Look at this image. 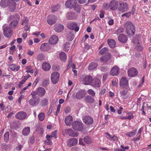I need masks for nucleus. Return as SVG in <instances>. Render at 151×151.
<instances>
[{"label": "nucleus", "instance_id": "obj_1", "mask_svg": "<svg viewBox=\"0 0 151 151\" xmlns=\"http://www.w3.org/2000/svg\"><path fill=\"white\" fill-rule=\"evenodd\" d=\"M124 28L128 35H133L134 34L135 29L134 25L131 22H126L124 24Z\"/></svg>", "mask_w": 151, "mask_h": 151}, {"label": "nucleus", "instance_id": "obj_2", "mask_svg": "<svg viewBox=\"0 0 151 151\" xmlns=\"http://www.w3.org/2000/svg\"><path fill=\"white\" fill-rule=\"evenodd\" d=\"M81 79L83 83L85 85L91 84L93 81L92 77L89 75H83L81 77Z\"/></svg>", "mask_w": 151, "mask_h": 151}, {"label": "nucleus", "instance_id": "obj_3", "mask_svg": "<svg viewBox=\"0 0 151 151\" xmlns=\"http://www.w3.org/2000/svg\"><path fill=\"white\" fill-rule=\"evenodd\" d=\"M83 124L78 121L74 122L72 124L73 129L76 131H82L83 129Z\"/></svg>", "mask_w": 151, "mask_h": 151}, {"label": "nucleus", "instance_id": "obj_4", "mask_svg": "<svg viewBox=\"0 0 151 151\" xmlns=\"http://www.w3.org/2000/svg\"><path fill=\"white\" fill-rule=\"evenodd\" d=\"M60 75L59 73L57 72H54L51 74V80L53 84H55L58 82L60 78Z\"/></svg>", "mask_w": 151, "mask_h": 151}, {"label": "nucleus", "instance_id": "obj_5", "mask_svg": "<svg viewBox=\"0 0 151 151\" xmlns=\"http://www.w3.org/2000/svg\"><path fill=\"white\" fill-rule=\"evenodd\" d=\"M85 91L83 90H80L78 91L76 95L75 93H73V96H74V97L75 96L76 98L78 99H82L85 97Z\"/></svg>", "mask_w": 151, "mask_h": 151}, {"label": "nucleus", "instance_id": "obj_6", "mask_svg": "<svg viewBox=\"0 0 151 151\" xmlns=\"http://www.w3.org/2000/svg\"><path fill=\"white\" fill-rule=\"evenodd\" d=\"M76 4V0H69L65 2V5L67 8L72 9L75 7Z\"/></svg>", "mask_w": 151, "mask_h": 151}, {"label": "nucleus", "instance_id": "obj_7", "mask_svg": "<svg viewBox=\"0 0 151 151\" xmlns=\"http://www.w3.org/2000/svg\"><path fill=\"white\" fill-rule=\"evenodd\" d=\"M119 11H122V12H127L128 9V6L127 3H119V7L118 8Z\"/></svg>", "mask_w": 151, "mask_h": 151}, {"label": "nucleus", "instance_id": "obj_8", "mask_svg": "<svg viewBox=\"0 0 151 151\" xmlns=\"http://www.w3.org/2000/svg\"><path fill=\"white\" fill-rule=\"evenodd\" d=\"M27 115V113L23 111H21L18 112L15 115V118L20 120L24 119Z\"/></svg>", "mask_w": 151, "mask_h": 151}, {"label": "nucleus", "instance_id": "obj_9", "mask_svg": "<svg viewBox=\"0 0 151 151\" xmlns=\"http://www.w3.org/2000/svg\"><path fill=\"white\" fill-rule=\"evenodd\" d=\"M82 119L83 122L87 125L91 124L93 122V118L89 116H84L83 117Z\"/></svg>", "mask_w": 151, "mask_h": 151}, {"label": "nucleus", "instance_id": "obj_10", "mask_svg": "<svg viewBox=\"0 0 151 151\" xmlns=\"http://www.w3.org/2000/svg\"><path fill=\"white\" fill-rule=\"evenodd\" d=\"M67 27L69 29L74 30L76 32H78L79 29L77 23L74 22L68 23L67 25Z\"/></svg>", "mask_w": 151, "mask_h": 151}, {"label": "nucleus", "instance_id": "obj_11", "mask_svg": "<svg viewBox=\"0 0 151 151\" xmlns=\"http://www.w3.org/2000/svg\"><path fill=\"white\" fill-rule=\"evenodd\" d=\"M127 73L129 76L131 77H135L138 74L137 70L134 68H130L128 70Z\"/></svg>", "mask_w": 151, "mask_h": 151}, {"label": "nucleus", "instance_id": "obj_12", "mask_svg": "<svg viewBox=\"0 0 151 151\" xmlns=\"http://www.w3.org/2000/svg\"><path fill=\"white\" fill-rule=\"evenodd\" d=\"M56 20V17L53 15H50L47 17V23L51 25L54 24Z\"/></svg>", "mask_w": 151, "mask_h": 151}, {"label": "nucleus", "instance_id": "obj_13", "mask_svg": "<svg viewBox=\"0 0 151 151\" xmlns=\"http://www.w3.org/2000/svg\"><path fill=\"white\" fill-rule=\"evenodd\" d=\"M3 31L4 36L7 37H10L12 35L11 29L9 27H7L3 29Z\"/></svg>", "mask_w": 151, "mask_h": 151}, {"label": "nucleus", "instance_id": "obj_14", "mask_svg": "<svg viewBox=\"0 0 151 151\" xmlns=\"http://www.w3.org/2000/svg\"><path fill=\"white\" fill-rule=\"evenodd\" d=\"M128 85V81L124 77H122L120 81V86L124 88H126Z\"/></svg>", "mask_w": 151, "mask_h": 151}, {"label": "nucleus", "instance_id": "obj_15", "mask_svg": "<svg viewBox=\"0 0 151 151\" xmlns=\"http://www.w3.org/2000/svg\"><path fill=\"white\" fill-rule=\"evenodd\" d=\"M78 140L74 138H72L69 139L67 142L68 146L71 147L77 144L78 143Z\"/></svg>", "mask_w": 151, "mask_h": 151}, {"label": "nucleus", "instance_id": "obj_16", "mask_svg": "<svg viewBox=\"0 0 151 151\" xmlns=\"http://www.w3.org/2000/svg\"><path fill=\"white\" fill-rule=\"evenodd\" d=\"M8 6L9 10L12 12H13L16 8V3L14 0H11Z\"/></svg>", "mask_w": 151, "mask_h": 151}, {"label": "nucleus", "instance_id": "obj_17", "mask_svg": "<svg viewBox=\"0 0 151 151\" xmlns=\"http://www.w3.org/2000/svg\"><path fill=\"white\" fill-rule=\"evenodd\" d=\"M119 68L116 66L115 65L111 69L110 74L112 76H116L119 74Z\"/></svg>", "mask_w": 151, "mask_h": 151}, {"label": "nucleus", "instance_id": "obj_18", "mask_svg": "<svg viewBox=\"0 0 151 151\" xmlns=\"http://www.w3.org/2000/svg\"><path fill=\"white\" fill-rule=\"evenodd\" d=\"M110 9L115 10L116 9L118 6V2L115 0H112L109 3Z\"/></svg>", "mask_w": 151, "mask_h": 151}, {"label": "nucleus", "instance_id": "obj_19", "mask_svg": "<svg viewBox=\"0 0 151 151\" xmlns=\"http://www.w3.org/2000/svg\"><path fill=\"white\" fill-rule=\"evenodd\" d=\"M111 57V54L110 53H108L104 56H101L100 58V60L102 62L106 63L109 60Z\"/></svg>", "mask_w": 151, "mask_h": 151}, {"label": "nucleus", "instance_id": "obj_20", "mask_svg": "<svg viewBox=\"0 0 151 151\" xmlns=\"http://www.w3.org/2000/svg\"><path fill=\"white\" fill-rule=\"evenodd\" d=\"M58 40V38L57 36L52 35L49 39V42L52 45H54L57 43Z\"/></svg>", "mask_w": 151, "mask_h": 151}, {"label": "nucleus", "instance_id": "obj_21", "mask_svg": "<svg viewBox=\"0 0 151 151\" xmlns=\"http://www.w3.org/2000/svg\"><path fill=\"white\" fill-rule=\"evenodd\" d=\"M118 39L119 42L122 43H125L127 41V36L124 34H120L118 36Z\"/></svg>", "mask_w": 151, "mask_h": 151}, {"label": "nucleus", "instance_id": "obj_22", "mask_svg": "<svg viewBox=\"0 0 151 151\" xmlns=\"http://www.w3.org/2000/svg\"><path fill=\"white\" fill-rule=\"evenodd\" d=\"M37 95L40 97H41L44 96L46 93L45 90L42 87H39L37 89Z\"/></svg>", "mask_w": 151, "mask_h": 151}, {"label": "nucleus", "instance_id": "obj_23", "mask_svg": "<svg viewBox=\"0 0 151 151\" xmlns=\"http://www.w3.org/2000/svg\"><path fill=\"white\" fill-rule=\"evenodd\" d=\"M76 17V15L73 12H67L66 14V17L68 19H75Z\"/></svg>", "mask_w": 151, "mask_h": 151}, {"label": "nucleus", "instance_id": "obj_24", "mask_svg": "<svg viewBox=\"0 0 151 151\" xmlns=\"http://www.w3.org/2000/svg\"><path fill=\"white\" fill-rule=\"evenodd\" d=\"M50 48L48 44L44 43L42 44L40 46V49L43 51H47Z\"/></svg>", "mask_w": 151, "mask_h": 151}, {"label": "nucleus", "instance_id": "obj_25", "mask_svg": "<svg viewBox=\"0 0 151 151\" xmlns=\"http://www.w3.org/2000/svg\"><path fill=\"white\" fill-rule=\"evenodd\" d=\"M66 132L69 136L73 137L77 136L78 135L77 133L74 131L72 129H68L66 130Z\"/></svg>", "mask_w": 151, "mask_h": 151}, {"label": "nucleus", "instance_id": "obj_26", "mask_svg": "<svg viewBox=\"0 0 151 151\" xmlns=\"http://www.w3.org/2000/svg\"><path fill=\"white\" fill-rule=\"evenodd\" d=\"M11 0H1L0 2L1 6L3 8L7 7L10 2Z\"/></svg>", "mask_w": 151, "mask_h": 151}, {"label": "nucleus", "instance_id": "obj_27", "mask_svg": "<svg viewBox=\"0 0 151 151\" xmlns=\"http://www.w3.org/2000/svg\"><path fill=\"white\" fill-rule=\"evenodd\" d=\"M91 84L92 85L93 87H99L101 84L100 81L97 78H95L93 80Z\"/></svg>", "mask_w": 151, "mask_h": 151}, {"label": "nucleus", "instance_id": "obj_28", "mask_svg": "<svg viewBox=\"0 0 151 151\" xmlns=\"http://www.w3.org/2000/svg\"><path fill=\"white\" fill-rule=\"evenodd\" d=\"M66 37L68 40L71 41L74 39V35L73 32H68L67 33Z\"/></svg>", "mask_w": 151, "mask_h": 151}, {"label": "nucleus", "instance_id": "obj_29", "mask_svg": "<svg viewBox=\"0 0 151 151\" xmlns=\"http://www.w3.org/2000/svg\"><path fill=\"white\" fill-rule=\"evenodd\" d=\"M54 29L57 32H61L64 29V26L61 24H55Z\"/></svg>", "mask_w": 151, "mask_h": 151}, {"label": "nucleus", "instance_id": "obj_30", "mask_svg": "<svg viewBox=\"0 0 151 151\" xmlns=\"http://www.w3.org/2000/svg\"><path fill=\"white\" fill-rule=\"evenodd\" d=\"M121 97L123 99H125L127 98L128 96V91L125 90H121L119 92Z\"/></svg>", "mask_w": 151, "mask_h": 151}, {"label": "nucleus", "instance_id": "obj_31", "mask_svg": "<svg viewBox=\"0 0 151 151\" xmlns=\"http://www.w3.org/2000/svg\"><path fill=\"white\" fill-rule=\"evenodd\" d=\"M84 100L88 103L92 104L94 102V98L92 97L89 96H87L84 98Z\"/></svg>", "mask_w": 151, "mask_h": 151}, {"label": "nucleus", "instance_id": "obj_32", "mask_svg": "<svg viewBox=\"0 0 151 151\" xmlns=\"http://www.w3.org/2000/svg\"><path fill=\"white\" fill-rule=\"evenodd\" d=\"M42 68L45 71H48L50 69L51 66L48 63H43L42 65Z\"/></svg>", "mask_w": 151, "mask_h": 151}, {"label": "nucleus", "instance_id": "obj_33", "mask_svg": "<svg viewBox=\"0 0 151 151\" xmlns=\"http://www.w3.org/2000/svg\"><path fill=\"white\" fill-rule=\"evenodd\" d=\"M72 121V116H69L66 117L65 119V123L67 125L70 126Z\"/></svg>", "mask_w": 151, "mask_h": 151}, {"label": "nucleus", "instance_id": "obj_34", "mask_svg": "<svg viewBox=\"0 0 151 151\" xmlns=\"http://www.w3.org/2000/svg\"><path fill=\"white\" fill-rule=\"evenodd\" d=\"M30 128L29 127H26L24 128L22 131V133L24 135L27 136L29 133Z\"/></svg>", "mask_w": 151, "mask_h": 151}, {"label": "nucleus", "instance_id": "obj_35", "mask_svg": "<svg viewBox=\"0 0 151 151\" xmlns=\"http://www.w3.org/2000/svg\"><path fill=\"white\" fill-rule=\"evenodd\" d=\"M107 42L111 48H113L115 47L116 42L114 40L112 39L108 40Z\"/></svg>", "mask_w": 151, "mask_h": 151}, {"label": "nucleus", "instance_id": "obj_36", "mask_svg": "<svg viewBox=\"0 0 151 151\" xmlns=\"http://www.w3.org/2000/svg\"><path fill=\"white\" fill-rule=\"evenodd\" d=\"M48 104V101L46 98H44L41 100L40 104L42 107L46 106Z\"/></svg>", "mask_w": 151, "mask_h": 151}, {"label": "nucleus", "instance_id": "obj_37", "mask_svg": "<svg viewBox=\"0 0 151 151\" xmlns=\"http://www.w3.org/2000/svg\"><path fill=\"white\" fill-rule=\"evenodd\" d=\"M97 66V63L95 62H92L89 64L88 69L89 70H92L96 68Z\"/></svg>", "mask_w": 151, "mask_h": 151}, {"label": "nucleus", "instance_id": "obj_38", "mask_svg": "<svg viewBox=\"0 0 151 151\" xmlns=\"http://www.w3.org/2000/svg\"><path fill=\"white\" fill-rule=\"evenodd\" d=\"M9 19L11 20L14 19V20H20V16L17 14H16L14 15H11L9 17Z\"/></svg>", "mask_w": 151, "mask_h": 151}, {"label": "nucleus", "instance_id": "obj_39", "mask_svg": "<svg viewBox=\"0 0 151 151\" xmlns=\"http://www.w3.org/2000/svg\"><path fill=\"white\" fill-rule=\"evenodd\" d=\"M10 68L13 71H17L19 69L20 67L19 66H17L14 64H12L10 65Z\"/></svg>", "mask_w": 151, "mask_h": 151}, {"label": "nucleus", "instance_id": "obj_40", "mask_svg": "<svg viewBox=\"0 0 151 151\" xmlns=\"http://www.w3.org/2000/svg\"><path fill=\"white\" fill-rule=\"evenodd\" d=\"M70 48V44L69 42H66L63 45V50L65 52H68Z\"/></svg>", "mask_w": 151, "mask_h": 151}, {"label": "nucleus", "instance_id": "obj_41", "mask_svg": "<svg viewBox=\"0 0 151 151\" xmlns=\"http://www.w3.org/2000/svg\"><path fill=\"white\" fill-rule=\"evenodd\" d=\"M66 56L65 53L64 52H61L60 53L59 57L62 61H65L66 59Z\"/></svg>", "mask_w": 151, "mask_h": 151}, {"label": "nucleus", "instance_id": "obj_42", "mask_svg": "<svg viewBox=\"0 0 151 151\" xmlns=\"http://www.w3.org/2000/svg\"><path fill=\"white\" fill-rule=\"evenodd\" d=\"M49 83V78H46L44 79L42 81V86L45 87L47 86Z\"/></svg>", "mask_w": 151, "mask_h": 151}, {"label": "nucleus", "instance_id": "obj_43", "mask_svg": "<svg viewBox=\"0 0 151 151\" xmlns=\"http://www.w3.org/2000/svg\"><path fill=\"white\" fill-rule=\"evenodd\" d=\"M19 21L18 20H13L10 24V26L12 28H14L17 25Z\"/></svg>", "mask_w": 151, "mask_h": 151}, {"label": "nucleus", "instance_id": "obj_44", "mask_svg": "<svg viewBox=\"0 0 151 151\" xmlns=\"http://www.w3.org/2000/svg\"><path fill=\"white\" fill-rule=\"evenodd\" d=\"M28 102L29 104L32 106H36L38 104L35 100L32 99H30Z\"/></svg>", "mask_w": 151, "mask_h": 151}, {"label": "nucleus", "instance_id": "obj_45", "mask_svg": "<svg viewBox=\"0 0 151 151\" xmlns=\"http://www.w3.org/2000/svg\"><path fill=\"white\" fill-rule=\"evenodd\" d=\"M127 119L131 120L133 118L134 116L133 115V113L131 112H127L126 113Z\"/></svg>", "mask_w": 151, "mask_h": 151}, {"label": "nucleus", "instance_id": "obj_46", "mask_svg": "<svg viewBox=\"0 0 151 151\" xmlns=\"http://www.w3.org/2000/svg\"><path fill=\"white\" fill-rule=\"evenodd\" d=\"M45 118V114L43 112L40 113L38 115V118L39 120L40 121H43Z\"/></svg>", "mask_w": 151, "mask_h": 151}, {"label": "nucleus", "instance_id": "obj_47", "mask_svg": "<svg viewBox=\"0 0 151 151\" xmlns=\"http://www.w3.org/2000/svg\"><path fill=\"white\" fill-rule=\"evenodd\" d=\"M9 133L8 132H6L4 135V138L5 141L7 142L9 139Z\"/></svg>", "mask_w": 151, "mask_h": 151}, {"label": "nucleus", "instance_id": "obj_48", "mask_svg": "<svg viewBox=\"0 0 151 151\" xmlns=\"http://www.w3.org/2000/svg\"><path fill=\"white\" fill-rule=\"evenodd\" d=\"M121 147L122 149H116L117 151H125L126 150H128L129 148V147L128 146L124 147L123 145H121Z\"/></svg>", "mask_w": 151, "mask_h": 151}, {"label": "nucleus", "instance_id": "obj_49", "mask_svg": "<svg viewBox=\"0 0 151 151\" xmlns=\"http://www.w3.org/2000/svg\"><path fill=\"white\" fill-rule=\"evenodd\" d=\"M136 134V131L133 130L131 132H129L126 134V135L129 137H132L134 136Z\"/></svg>", "mask_w": 151, "mask_h": 151}, {"label": "nucleus", "instance_id": "obj_50", "mask_svg": "<svg viewBox=\"0 0 151 151\" xmlns=\"http://www.w3.org/2000/svg\"><path fill=\"white\" fill-rule=\"evenodd\" d=\"M108 51V49L106 47H104L100 50L99 52V54H104L106 52Z\"/></svg>", "mask_w": 151, "mask_h": 151}, {"label": "nucleus", "instance_id": "obj_51", "mask_svg": "<svg viewBox=\"0 0 151 151\" xmlns=\"http://www.w3.org/2000/svg\"><path fill=\"white\" fill-rule=\"evenodd\" d=\"M139 37V35H137L136 37L133 40H132V42L135 43H136V44H139L140 42L138 39Z\"/></svg>", "mask_w": 151, "mask_h": 151}, {"label": "nucleus", "instance_id": "obj_52", "mask_svg": "<svg viewBox=\"0 0 151 151\" xmlns=\"http://www.w3.org/2000/svg\"><path fill=\"white\" fill-rule=\"evenodd\" d=\"M84 141L87 144H90L91 143V139L88 136H86L84 138Z\"/></svg>", "mask_w": 151, "mask_h": 151}, {"label": "nucleus", "instance_id": "obj_53", "mask_svg": "<svg viewBox=\"0 0 151 151\" xmlns=\"http://www.w3.org/2000/svg\"><path fill=\"white\" fill-rule=\"evenodd\" d=\"M37 58L38 60L41 61L44 59V56L42 54H39L37 55Z\"/></svg>", "mask_w": 151, "mask_h": 151}, {"label": "nucleus", "instance_id": "obj_54", "mask_svg": "<svg viewBox=\"0 0 151 151\" xmlns=\"http://www.w3.org/2000/svg\"><path fill=\"white\" fill-rule=\"evenodd\" d=\"M109 7H110L109 4L104 3L102 9L104 10H107L108 9Z\"/></svg>", "mask_w": 151, "mask_h": 151}, {"label": "nucleus", "instance_id": "obj_55", "mask_svg": "<svg viewBox=\"0 0 151 151\" xmlns=\"http://www.w3.org/2000/svg\"><path fill=\"white\" fill-rule=\"evenodd\" d=\"M59 9V6L58 5L53 6L51 7L52 11V13L58 11Z\"/></svg>", "mask_w": 151, "mask_h": 151}, {"label": "nucleus", "instance_id": "obj_56", "mask_svg": "<svg viewBox=\"0 0 151 151\" xmlns=\"http://www.w3.org/2000/svg\"><path fill=\"white\" fill-rule=\"evenodd\" d=\"M87 92L89 95H91L93 96H95V93L91 89H89L88 90Z\"/></svg>", "mask_w": 151, "mask_h": 151}, {"label": "nucleus", "instance_id": "obj_57", "mask_svg": "<svg viewBox=\"0 0 151 151\" xmlns=\"http://www.w3.org/2000/svg\"><path fill=\"white\" fill-rule=\"evenodd\" d=\"M124 29L122 27H121L119 28L116 30V33L117 35L121 33H122L124 31Z\"/></svg>", "mask_w": 151, "mask_h": 151}, {"label": "nucleus", "instance_id": "obj_58", "mask_svg": "<svg viewBox=\"0 0 151 151\" xmlns=\"http://www.w3.org/2000/svg\"><path fill=\"white\" fill-rule=\"evenodd\" d=\"M29 20L28 18L26 17H24V19L23 20L22 23V25H24L26 24L28 22Z\"/></svg>", "mask_w": 151, "mask_h": 151}, {"label": "nucleus", "instance_id": "obj_59", "mask_svg": "<svg viewBox=\"0 0 151 151\" xmlns=\"http://www.w3.org/2000/svg\"><path fill=\"white\" fill-rule=\"evenodd\" d=\"M27 69L26 72L27 73H33L34 72V70H33L31 69V67L29 66H27L26 67Z\"/></svg>", "mask_w": 151, "mask_h": 151}, {"label": "nucleus", "instance_id": "obj_60", "mask_svg": "<svg viewBox=\"0 0 151 151\" xmlns=\"http://www.w3.org/2000/svg\"><path fill=\"white\" fill-rule=\"evenodd\" d=\"M131 14V12H128L126 13L125 14H123L121 16L122 17L125 16L127 18H129Z\"/></svg>", "mask_w": 151, "mask_h": 151}, {"label": "nucleus", "instance_id": "obj_61", "mask_svg": "<svg viewBox=\"0 0 151 151\" xmlns=\"http://www.w3.org/2000/svg\"><path fill=\"white\" fill-rule=\"evenodd\" d=\"M31 95L32 96V97L33 98H34L35 97V96L36 95H37V89L36 91H32L31 93Z\"/></svg>", "mask_w": 151, "mask_h": 151}, {"label": "nucleus", "instance_id": "obj_62", "mask_svg": "<svg viewBox=\"0 0 151 151\" xmlns=\"http://www.w3.org/2000/svg\"><path fill=\"white\" fill-rule=\"evenodd\" d=\"M100 14H99L100 17L101 18H103L104 17V12L102 10L100 11Z\"/></svg>", "mask_w": 151, "mask_h": 151}, {"label": "nucleus", "instance_id": "obj_63", "mask_svg": "<svg viewBox=\"0 0 151 151\" xmlns=\"http://www.w3.org/2000/svg\"><path fill=\"white\" fill-rule=\"evenodd\" d=\"M57 131H55L52 132L51 134L50 135L52 137H54L55 138H56V135L57 133Z\"/></svg>", "mask_w": 151, "mask_h": 151}, {"label": "nucleus", "instance_id": "obj_64", "mask_svg": "<svg viewBox=\"0 0 151 151\" xmlns=\"http://www.w3.org/2000/svg\"><path fill=\"white\" fill-rule=\"evenodd\" d=\"M35 141V139L34 137H31L29 139V142L31 144H33Z\"/></svg>", "mask_w": 151, "mask_h": 151}]
</instances>
